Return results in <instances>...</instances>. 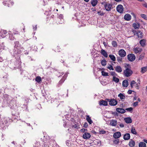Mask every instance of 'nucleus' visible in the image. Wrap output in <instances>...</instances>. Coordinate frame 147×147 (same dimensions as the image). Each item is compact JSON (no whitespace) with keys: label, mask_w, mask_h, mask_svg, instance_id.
I'll list each match as a JSON object with an SVG mask.
<instances>
[{"label":"nucleus","mask_w":147,"mask_h":147,"mask_svg":"<svg viewBox=\"0 0 147 147\" xmlns=\"http://www.w3.org/2000/svg\"><path fill=\"white\" fill-rule=\"evenodd\" d=\"M133 72L129 67H127L123 72V75L126 77H128L131 76Z\"/></svg>","instance_id":"f257e3e1"},{"label":"nucleus","mask_w":147,"mask_h":147,"mask_svg":"<svg viewBox=\"0 0 147 147\" xmlns=\"http://www.w3.org/2000/svg\"><path fill=\"white\" fill-rule=\"evenodd\" d=\"M107 100L109 102V104L111 106H115L117 104V101L114 98L107 99Z\"/></svg>","instance_id":"f03ea898"},{"label":"nucleus","mask_w":147,"mask_h":147,"mask_svg":"<svg viewBox=\"0 0 147 147\" xmlns=\"http://www.w3.org/2000/svg\"><path fill=\"white\" fill-rule=\"evenodd\" d=\"M127 57L128 60L130 61H134L136 59V57L133 54H129L127 55Z\"/></svg>","instance_id":"7ed1b4c3"},{"label":"nucleus","mask_w":147,"mask_h":147,"mask_svg":"<svg viewBox=\"0 0 147 147\" xmlns=\"http://www.w3.org/2000/svg\"><path fill=\"white\" fill-rule=\"evenodd\" d=\"M116 9L118 12L120 13H122L123 11L124 8L122 5L120 4L117 6Z\"/></svg>","instance_id":"20e7f679"},{"label":"nucleus","mask_w":147,"mask_h":147,"mask_svg":"<svg viewBox=\"0 0 147 147\" xmlns=\"http://www.w3.org/2000/svg\"><path fill=\"white\" fill-rule=\"evenodd\" d=\"M119 54L121 57H124L126 55L125 51L123 49H121L119 51Z\"/></svg>","instance_id":"39448f33"},{"label":"nucleus","mask_w":147,"mask_h":147,"mask_svg":"<svg viewBox=\"0 0 147 147\" xmlns=\"http://www.w3.org/2000/svg\"><path fill=\"white\" fill-rule=\"evenodd\" d=\"M112 6V4L107 3V4H106L105 5V9L107 11H109L111 10Z\"/></svg>","instance_id":"423d86ee"},{"label":"nucleus","mask_w":147,"mask_h":147,"mask_svg":"<svg viewBox=\"0 0 147 147\" xmlns=\"http://www.w3.org/2000/svg\"><path fill=\"white\" fill-rule=\"evenodd\" d=\"M91 137L90 134L89 133L86 132L84 134L83 138L84 139H89Z\"/></svg>","instance_id":"0eeeda50"},{"label":"nucleus","mask_w":147,"mask_h":147,"mask_svg":"<svg viewBox=\"0 0 147 147\" xmlns=\"http://www.w3.org/2000/svg\"><path fill=\"white\" fill-rule=\"evenodd\" d=\"M121 136V134L119 132H117L114 133L113 135V137L117 139Z\"/></svg>","instance_id":"6e6552de"},{"label":"nucleus","mask_w":147,"mask_h":147,"mask_svg":"<svg viewBox=\"0 0 147 147\" xmlns=\"http://www.w3.org/2000/svg\"><path fill=\"white\" fill-rule=\"evenodd\" d=\"M124 18L126 21H129L131 19V16L129 14H126L124 16Z\"/></svg>","instance_id":"1a4fd4ad"},{"label":"nucleus","mask_w":147,"mask_h":147,"mask_svg":"<svg viewBox=\"0 0 147 147\" xmlns=\"http://www.w3.org/2000/svg\"><path fill=\"white\" fill-rule=\"evenodd\" d=\"M146 40L145 39H143L140 40L139 43L142 47H144L146 45Z\"/></svg>","instance_id":"9d476101"},{"label":"nucleus","mask_w":147,"mask_h":147,"mask_svg":"<svg viewBox=\"0 0 147 147\" xmlns=\"http://www.w3.org/2000/svg\"><path fill=\"white\" fill-rule=\"evenodd\" d=\"M99 104L100 105H102L103 106H106L107 105L108 103L107 101H106L104 100H101L99 101Z\"/></svg>","instance_id":"9b49d317"},{"label":"nucleus","mask_w":147,"mask_h":147,"mask_svg":"<svg viewBox=\"0 0 147 147\" xmlns=\"http://www.w3.org/2000/svg\"><path fill=\"white\" fill-rule=\"evenodd\" d=\"M137 36L138 38H142L143 36L142 32L140 30H138Z\"/></svg>","instance_id":"f8f14e48"},{"label":"nucleus","mask_w":147,"mask_h":147,"mask_svg":"<svg viewBox=\"0 0 147 147\" xmlns=\"http://www.w3.org/2000/svg\"><path fill=\"white\" fill-rule=\"evenodd\" d=\"M115 71L118 73H120L122 71V68L120 66L117 65L115 67Z\"/></svg>","instance_id":"ddd939ff"},{"label":"nucleus","mask_w":147,"mask_h":147,"mask_svg":"<svg viewBox=\"0 0 147 147\" xmlns=\"http://www.w3.org/2000/svg\"><path fill=\"white\" fill-rule=\"evenodd\" d=\"M134 51L135 53L140 54L142 51V49L141 48L136 47L134 49Z\"/></svg>","instance_id":"4468645a"},{"label":"nucleus","mask_w":147,"mask_h":147,"mask_svg":"<svg viewBox=\"0 0 147 147\" xmlns=\"http://www.w3.org/2000/svg\"><path fill=\"white\" fill-rule=\"evenodd\" d=\"M116 110L119 113L122 114L124 113L126 111L125 110L120 108H117Z\"/></svg>","instance_id":"2eb2a0df"},{"label":"nucleus","mask_w":147,"mask_h":147,"mask_svg":"<svg viewBox=\"0 0 147 147\" xmlns=\"http://www.w3.org/2000/svg\"><path fill=\"white\" fill-rule=\"evenodd\" d=\"M130 138V134L129 133H127L125 134L123 136V139L125 140H129Z\"/></svg>","instance_id":"dca6fc26"},{"label":"nucleus","mask_w":147,"mask_h":147,"mask_svg":"<svg viewBox=\"0 0 147 147\" xmlns=\"http://www.w3.org/2000/svg\"><path fill=\"white\" fill-rule=\"evenodd\" d=\"M125 121L127 123H131L132 122L131 119L130 117H127L124 119Z\"/></svg>","instance_id":"f3484780"},{"label":"nucleus","mask_w":147,"mask_h":147,"mask_svg":"<svg viewBox=\"0 0 147 147\" xmlns=\"http://www.w3.org/2000/svg\"><path fill=\"white\" fill-rule=\"evenodd\" d=\"M86 119L87 121L90 124H91L93 123L92 121L91 120L89 115H86Z\"/></svg>","instance_id":"a211bd4d"},{"label":"nucleus","mask_w":147,"mask_h":147,"mask_svg":"<svg viewBox=\"0 0 147 147\" xmlns=\"http://www.w3.org/2000/svg\"><path fill=\"white\" fill-rule=\"evenodd\" d=\"M100 53L101 54L103 55L105 57H108V54L103 49H102Z\"/></svg>","instance_id":"6ab92c4d"},{"label":"nucleus","mask_w":147,"mask_h":147,"mask_svg":"<svg viewBox=\"0 0 147 147\" xmlns=\"http://www.w3.org/2000/svg\"><path fill=\"white\" fill-rule=\"evenodd\" d=\"M98 1L97 0H92L91 3L93 7L95 6L97 4Z\"/></svg>","instance_id":"aec40b11"},{"label":"nucleus","mask_w":147,"mask_h":147,"mask_svg":"<svg viewBox=\"0 0 147 147\" xmlns=\"http://www.w3.org/2000/svg\"><path fill=\"white\" fill-rule=\"evenodd\" d=\"M122 85L123 87H127L128 86V81L127 80H124L122 82Z\"/></svg>","instance_id":"412c9836"},{"label":"nucleus","mask_w":147,"mask_h":147,"mask_svg":"<svg viewBox=\"0 0 147 147\" xmlns=\"http://www.w3.org/2000/svg\"><path fill=\"white\" fill-rule=\"evenodd\" d=\"M147 71V66L142 67L141 68V72L143 74Z\"/></svg>","instance_id":"4be33fe9"},{"label":"nucleus","mask_w":147,"mask_h":147,"mask_svg":"<svg viewBox=\"0 0 147 147\" xmlns=\"http://www.w3.org/2000/svg\"><path fill=\"white\" fill-rule=\"evenodd\" d=\"M133 26L135 29H138L140 27V24L139 23H136L133 24Z\"/></svg>","instance_id":"5701e85b"},{"label":"nucleus","mask_w":147,"mask_h":147,"mask_svg":"<svg viewBox=\"0 0 147 147\" xmlns=\"http://www.w3.org/2000/svg\"><path fill=\"white\" fill-rule=\"evenodd\" d=\"M129 145L130 147H133L135 145V142L134 141L131 140L129 142Z\"/></svg>","instance_id":"b1692460"},{"label":"nucleus","mask_w":147,"mask_h":147,"mask_svg":"<svg viewBox=\"0 0 147 147\" xmlns=\"http://www.w3.org/2000/svg\"><path fill=\"white\" fill-rule=\"evenodd\" d=\"M118 96L119 97L121 100L125 99V96L123 94L120 93L118 95Z\"/></svg>","instance_id":"393cba45"},{"label":"nucleus","mask_w":147,"mask_h":147,"mask_svg":"<svg viewBox=\"0 0 147 147\" xmlns=\"http://www.w3.org/2000/svg\"><path fill=\"white\" fill-rule=\"evenodd\" d=\"M110 124L113 126H115L117 124V121L116 120H112L110 122Z\"/></svg>","instance_id":"a878e982"},{"label":"nucleus","mask_w":147,"mask_h":147,"mask_svg":"<svg viewBox=\"0 0 147 147\" xmlns=\"http://www.w3.org/2000/svg\"><path fill=\"white\" fill-rule=\"evenodd\" d=\"M35 81L38 83H39L42 81L41 78L39 76L36 77L35 79Z\"/></svg>","instance_id":"bb28decb"},{"label":"nucleus","mask_w":147,"mask_h":147,"mask_svg":"<svg viewBox=\"0 0 147 147\" xmlns=\"http://www.w3.org/2000/svg\"><path fill=\"white\" fill-rule=\"evenodd\" d=\"M139 147H146V144L144 142H140L139 144Z\"/></svg>","instance_id":"cd10ccee"},{"label":"nucleus","mask_w":147,"mask_h":147,"mask_svg":"<svg viewBox=\"0 0 147 147\" xmlns=\"http://www.w3.org/2000/svg\"><path fill=\"white\" fill-rule=\"evenodd\" d=\"M113 81L115 82L116 83H118L119 82V79L116 77H113Z\"/></svg>","instance_id":"c85d7f7f"},{"label":"nucleus","mask_w":147,"mask_h":147,"mask_svg":"<svg viewBox=\"0 0 147 147\" xmlns=\"http://www.w3.org/2000/svg\"><path fill=\"white\" fill-rule=\"evenodd\" d=\"M145 55V53H142L141 55H140L139 56L138 59L139 60H142L144 58Z\"/></svg>","instance_id":"c756f323"},{"label":"nucleus","mask_w":147,"mask_h":147,"mask_svg":"<svg viewBox=\"0 0 147 147\" xmlns=\"http://www.w3.org/2000/svg\"><path fill=\"white\" fill-rule=\"evenodd\" d=\"M131 133L135 135H136L137 134V132L136 131L134 127H132L131 130Z\"/></svg>","instance_id":"7c9ffc66"},{"label":"nucleus","mask_w":147,"mask_h":147,"mask_svg":"<svg viewBox=\"0 0 147 147\" xmlns=\"http://www.w3.org/2000/svg\"><path fill=\"white\" fill-rule=\"evenodd\" d=\"M101 64L103 66H105L106 65V61L105 59L102 60L101 61Z\"/></svg>","instance_id":"2f4dec72"},{"label":"nucleus","mask_w":147,"mask_h":147,"mask_svg":"<svg viewBox=\"0 0 147 147\" xmlns=\"http://www.w3.org/2000/svg\"><path fill=\"white\" fill-rule=\"evenodd\" d=\"M109 56L112 60L113 61H115V57L113 55H109Z\"/></svg>","instance_id":"473e14b6"},{"label":"nucleus","mask_w":147,"mask_h":147,"mask_svg":"<svg viewBox=\"0 0 147 147\" xmlns=\"http://www.w3.org/2000/svg\"><path fill=\"white\" fill-rule=\"evenodd\" d=\"M102 75L104 76H108V73L107 72H105L104 71H101Z\"/></svg>","instance_id":"72a5a7b5"},{"label":"nucleus","mask_w":147,"mask_h":147,"mask_svg":"<svg viewBox=\"0 0 147 147\" xmlns=\"http://www.w3.org/2000/svg\"><path fill=\"white\" fill-rule=\"evenodd\" d=\"M6 4H7V6L8 7H9L10 6V5H13L14 3L13 1H9L7 2V3H6Z\"/></svg>","instance_id":"f704fd0d"},{"label":"nucleus","mask_w":147,"mask_h":147,"mask_svg":"<svg viewBox=\"0 0 147 147\" xmlns=\"http://www.w3.org/2000/svg\"><path fill=\"white\" fill-rule=\"evenodd\" d=\"M136 84V82L135 81L133 80L131 81L130 83V86L131 87V88H133V87L134 86V84Z\"/></svg>","instance_id":"c9c22d12"},{"label":"nucleus","mask_w":147,"mask_h":147,"mask_svg":"<svg viewBox=\"0 0 147 147\" xmlns=\"http://www.w3.org/2000/svg\"><path fill=\"white\" fill-rule=\"evenodd\" d=\"M125 110H126L127 111H128L130 112V113H131L132 112L133 108L131 107L129 108H126L125 109Z\"/></svg>","instance_id":"e433bc0d"},{"label":"nucleus","mask_w":147,"mask_h":147,"mask_svg":"<svg viewBox=\"0 0 147 147\" xmlns=\"http://www.w3.org/2000/svg\"><path fill=\"white\" fill-rule=\"evenodd\" d=\"M112 45L114 47H116L117 46V42L115 41H113L112 42Z\"/></svg>","instance_id":"4c0bfd02"},{"label":"nucleus","mask_w":147,"mask_h":147,"mask_svg":"<svg viewBox=\"0 0 147 147\" xmlns=\"http://www.w3.org/2000/svg\"><path fill=\"white\" fill-rule=\"evenodd\" d=\"M64 77L63 78H62L59 82V84H62L64 81L65 78H66V76L65 75L64 76Z\"/></svg>","instance_id":"58836bf2"},{"label":"nucleus","mask_w":147,"mask_h":147,"mask_svg":"<svg viewBox=\"0 0 147 147\" xmlns=\"http://www.w3.org/2000/svg\"><path fill=\"white\" fill-rule=\"evenodd\" d=\"M111 75L113 77H116L117 76V74L114 71L111 72Z\"/></svg>","instance_id":"ea45409f"},{"label":"nucleus","mask_w":147,"mask_h":147,"mask_svg":"<svg viewBox=\"0 0 147 147\" xmlns=\"http://www.w3.org/2000/svg\"><path fill=\"white\" fill-rule=\"evenodd\" d=\"M119 142V139H116L113 140V142L115 144H117Z\"/></svg>","instance_id":"a19ab883"},{"label":"nucleus","mask_w":147,"mask_h":147,"mask_svg":"<svg viewBox=\"0 0 147 147\" xmlns=\"http://www.w3.org/2000/svg\"><path fill=\"white\" fill-rule=\"evenodd\" d=\"M141 16L145 20H147V17L144 14H141Z\"/></svg>","instance_id":"79ce46f5"},{"label":"nucleus","mask_w":147,"mask_h":147,"mask_svg":"<svg viewBox=\"0 0 147 147\" xmlns=\"http://www.w3.org/2000/svg\"><path fill=\"white\" fill-rule=\"evenodd\" d=\"M107 68L108 69H109L110 70H114V69H113V67L111 65H110L109 66H108L107 67Z\"/></svg>","instance_id":"37998d69"},{"label":"nucleus","mask_w":147,"mask_h":147,"mask_svg":"<svg viewBox=\"0 0 147 147\" xmlns=\"http://www.w3.org/2000/svg\"><path fill=\"white\" fill-rule=\"evenodd\" d=\"M122 57H117V60L118 62H120L122 61Z\"/></svg>","instance_id":"c03bdc74"},{"label":"nucleus","mask_w":147,"mask_h":147,"mask_svg":"<svg viewBox=\"0 0 147 147\" xmlns=\"http://www.w3.org/2000/svg\"><path fill=\"white\" fill-rule=\"evenodd\" d=\"M99 133L100 134H104L106 133V131L103 130H101L99 131Z\"/></svg>","instance_id":"a18cd8bd"},{"label":"nucleus","mask_w":147,"mask_h":147,"mask_svg":"<svg viewBox=\"0 0 147 147\" xmlns=\"http://www.w3.org/2000/svg\"><path fill=\"white\" fill-rule=\"evenodd\" d=\"M13 33L14 34H19V32L18 31H17L16 30H14L13 31Z\"/></svg>","instance_id":"49530a36"},{"label":"nucleus","mask_w":147,"mask_h":147,"mask_svg":"<svg viewBox=\"0 0 147 147\" xmlns=\"http://www.w3.org/2000/svg\"><path fill=\"white\" fill-rule=\"evenodd\" d=\"M15 47H18V45H19V42L18 41H16L15 42Z\"/></svg>","instance_id":"de8ad7c7"},{"label":"nucleus","mask_w":147,"mask_h":147,"mask_svg":"<svg viewBox=\"0 0 147 147\" xmlns=\"http://www.w3.org/2000/svg\"><path fill=\"white\" fill-rule=\"evenodd\" d=\"M138 102H134L133 104V105L134 107H136L138 105Z\"/></svg>","instance_id":"09e8293b"},{"label":"nucleus","mask_w":147,"mask_h":147,"mask_svg":"<svg viewBox=\"0 0 147 147\" xmlns=\"http://www.w3.org/2000/svg\"><path fill=\"white\" fill-rule=\"evenodd\" d=\"M88 126V123L87 122H85L84 125V127L86 128H87Z\"/></svg>","instance_id":"8fccbe9b"},{"label":"nucleus","mask_w":147,"mask_h":147,"mask_svg":"<svg viewBox=\"0 0 147 147\" xmlns=\"http://www.w3.org/2000/svg\"><path fill=\"white\" fill-rule=\"evenodd\" d=\"M59 19H62L63 20V16L62 15V14L60 15L59 16Z\"/></svg>","instance_id":"3c124183"},{"label":"nucleus","mask_w":147,"mask_h":147,"mask_svg":"<svg viewBox=\"0 0 147 147\" xmlns=\"http://www.w3.org/2000/svg\"><path fill=\"white\" fill-rule=\"evenodd\" d=\"M132 32L133 33L134 35H137V31L135 30H134L132 31Z\"/></svg>","instance_id":"603ef678"},{"label":"nucleus","mask_w":147,"mask_h":147,"mask_svg":"<svg viewBox=\"0 0 147 147\" xmlns=\"http://www.w3.org/2000/svg\"><path fill=\"white\" fill-rule=\"evenodd\" d=\"M132 92H133V91L131 90H129L127 92V93L129 94H131ZM133 92H134V91H133Z\"/></svg>","instance_id":"864d4df0"},{"label":"nucleus","mask_w":147,"mask_h":147,"mask_svg":"<svg viewBox=\"0 0 147 147\" xmlns=\"http://www.w3.org/2000/svg\"><path fill=\"white\" fill-rule=\"evenodd\" d=\"M131 15H132L133 16H134V17L135 19L136 18V16L134 13H133V12L131 13Z\"/></svg>","instance_id":"5fc2aeb1"},{"label":"nucleus","mask_w":147,"mask_h":147,"mask_svg":"<svg viewBox=\"0 0 147 147\" xmlns=\"http://www.w3.org/2000/svg\"><path fill=\"white\" fill-rule=\"evenodd\" d=\"M3 34H7V32L6 30H3Z\"/></svg>","instance_id":"6e6d98bb"},{"label":"nucleus","mask_w":147,"mask_h":147,"mask_svg":"<svg viewBox=\"0 0 147 147\" xmlns=\"http://www.w3.org/2000/svg\"><path fill=\"white\" fill-rule=\"evenodd\" d=\"M143 5L145 7L147 8V3H146L145 2L143 4Z\"/></svg>","instance_id":"4d7b16f0"},{"label":"nucleus","mask_w":147,"mask_h":147,"mask_svg":"<svg viewBox=\"0 0 147 147\" xmlns=\"http://www.w3.org/2000/svg\"><path fill=\"white\" fill-rule=\"evenodd\" d=\"M119 126L121 127H124V125L123 123H120L119 124Z\"/></svg>","instance_id":"13d9d810"},{"label":"nucleus","mask_w":147,"mask_h":147,"mask_svg":"<svg viewBox=\"0 0 147 147\" xmlns=\"http://www.w3.org/2000/svg\"><path fill=\"white\" fill-rule=\"evenodd\" d=\"M107 3L105 2H102L101 3V4H102L104 5V7H105V4H107Z\"/></svg>","instance_id":"bf43d9fd"},{"label":"nucleus","mask_w":147,"mask_h":147,"mask_svg":"<svg viewBox=\"0 0 147 147\" xmlns=\"http://www.w3.org/2000/svg\"><path fill=\"white\" fill-rule=\"evenodd\" d=\"M81 130L82 131V132H85V131H87V129H82Z\"/></svg>","instance_id":"052dcab7"},{"label":"nucleus","mask_w":147,"mask_h":147,"mask_svg":"<svg viewBox=\"0 0 147 147\" xmlns=\"http://www.w3.org/2000/svg\"><path fill=\"white\" fill-rule=\"evenodd\" d=\"M137 97L135 95V96L134 97L133 100V101H134L136 100L137 99Z\"/></svg>","instance_id":"680f3d73"},{"label":"nucleus","mask_w":147,"mask_h":147,"mask_svg":"<svg viewBox=\"0 0 147 147\" xmlns=\"http://www.w3.org/2000/svg\"><path fill=\"white\" fill-rule=\"evenodd\" d=\"M103 44H104V46H107V44L105 42V41H103Z\"/></svg>","instance_id":"e2e57ef3"},{"label":"nucleus","mask_w":147,"mask_h":147,"mask_svg":"<svg viewBox=\"0 0 147 147\" xmlns=\"http://www.w3.org/2000/svg\"><path fill=\"white\" fill-rule=\"evenodd\" d=\"M11 36V34H9V38H10V39L11 40H13V38H10V36Z\"/></svg>","instance_id":"0e129e2a"},{"label":"nucleus","mask_w":147,"mask_h":147,"mask_svg":"<svg viewBox=\"0 0 147 147\" xmlns=\"http://www.w3.org/2000/svg\"><path fill=\"white\" fill-rule=\"evenodd\" d=\"M135 86L137 87H138H138H139V86H138V83H136L135 84Z\"/></svg>","instance_id":"69168bd1"},{"label":"nucleus","mask_w":147,"mask_h":147,"mask_svg":"<svg viewBox=\"0 0 147 147\" xmlns=\"http://www.w3.org/2000/svg\"><path fill=\"white\" fill-rule=\"evenodd\" d=\"M23 31L22 32H25V27L24 25H23Z\"/></svg>","instance_id":"338daca9"},{"label":"nucleus","mask_w":147,"mask_h":147,"mask_svg":"<svg viewBox=\"0 0 147 147\" xmlns=\"http://www.w3.org/2000/svg\"><path fill=\"white\" fill-rule=\"evenodd\" d=\"M143 141L145 143H146L147 144V140H146V139H144L143 140Z\"/></svg>","instance_id":"774afa93"}]
</instances>
